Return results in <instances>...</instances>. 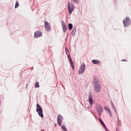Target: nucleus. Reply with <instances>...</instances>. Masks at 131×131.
<instances>
[{"label":"nucleus","mask_w":131,"mask_h":131,"mask_svg":"<svg viewBox=\"0 0 131 131\" xmlns=\"http://www.w3.org/2000/svg\"><path fill=\"white\" fill-rule=\"evenodd\" d=\"M93 83L94 90L96 92H99L101 90V86L98 78L94 77L93 79Z\"/></svg>","instance_id":"f257e3e1"},{"label":"nucleus","mask_w":131,"mask_h":131,"mask_svg":"<svg viewBox=\"0 0 131 131\" xmlns=\"http://www.w3.org/2000/svg\"><path fill=\"white\" fill-rule=\"evenodd\" d=\"M37 108L36 109V112L38 113L39 115L41 118H43V115L42 113V110L39 104L37 103L36 105Z\"/></svg>","instance_id":"f03ea898"},{"label":"nucleus","mask_w":131,"mask_h":131,"mask_svg":"<svg viewBox=\"0 0 131 131\" xmlns=\"http://www.w3.org/2000/svg\"><path fill=\"white\" fill-rule=\"evenodd\" d=\"M85 66L83 62H82L81 65L78 70V72L79 74H81L83 73L85 70Z\"/></svg>","instance_id":"7ed1b4c3"},{"label":"nucleus","mask_w":131,"mask_h":131,"mask_svg":"<svg viewBox=\"0 0 131 131\" xmlns=\"http://www.w3.org/2000/svg\"><path fill=\"white\" fill-rule=\"evenodd\" d=\"M68 9L69 12V13L70 15L72 14V12L73 11V6L71 2H69L68 3Z\"/></svg>","instance_id":"20e7f679"},{"label":"nucleus","mask_w":131,"mask_h":131,"mask_svg":"<svg viewBox=\"0 0 131 131\" xmlns=\"http://www.w3.org/2000/svg\"><path fill=\"white\" fill-rule=\"evenodd\" d=\"M130 20L129 17L125 18L123 21L124 27H126L129 26L130 24Z\"/></svg>","instance_id":"39448f33"},{"label":"nucleus","mask_w":131,"mask_h":131,"mask_svg":"<svg viewBox=\"0 0 131 131\" xmlns=\"http://www.w3.org/2000/svg\"><path fill=\"white\" fill-rule=\"evenodd\" d=\"M96 111L98 114L100 116L103 111V109L102 107L99 104H96Z\"/></svg>","instance_id":"423d86ee"},{"label":"nucleus","mask_w":131,"mask_h":131,"mask_svg":"<svg viewBox=\"0 0 131 131\" xmlns=\"http://www.w3.org/2000/svg\"><path fill=\"white\" fill-rule=\"evenodd\" d=\"M45 30L48 31H49L51 30V28L49 23L46 21H45Z\"/></svg>","instance_id":"0eeeda50"},{"label":"nucleus","mask_w":131,"mask_h":131,"mask_svg":"<svg viewBox=\"0 0 131 131\" xmlns=\"http://www.w3.org/2000/svg\"><path fill=\"white\" fill-rule=\"evenodd\" d=\"M88 100L89 102L90 105L94 103L93 96L90 92L89 93Z\"/></svg>","instance_id":"6e6552de"},{"label":"nucleus","mask_w":131,"mask_h":131,"mask_svg":"<svg viewBox=\"0 0 131 131\" xmlns=\"http://www.w3.org/2000/svg\"><path fill=\"white\" fill-rule=\"evenodd\" d=\"M62 119V116L60 114H59L58 116L57 122L59 125L60 126L61 125Z\"/></svg>","instance_id":"1a4fd4ad"},{"label":"nucleus","mask_w":131,"mask_h":131,"mask_svg":"<svg viewBox=\"0 0 131 131\" xmlns=\"http://www.w3.org/2000/svg\"><path fill=\"white\" fill-rule=\"evenodd\" d=\"M42 35V32L39 31H37L34 34V37L35 38H37L41 37Z\"/></svg>","instance_id":"9d476101"},{"label":"nucleus","mask_w":131,"mask_h":131,"mask_svg":"<svg viewBox=\"0 0 131 131\" xmlns=\"http://www.w3.org/2000/svg\"><path fill=\"white\" fill-rule=\"evenodd\" d=\"M61 22L63 30V32H65L67 30V26L63 21H62Z\"/></svg>","instance_id":"9b49d317"},{"label":"nucleus","mask_w":131,"mask_h":131,"mask_svg":"<svg viewBox=\"0 0 131 131\" xmlns=\"http://www.w3.org/2000/svg\"><path fill=\"white\" fill-rule=\"evenodd\" d=\"M68 59L70 61V62L71 66L72 67V69L73 70H74V64L73 63V61H72V59L70 56H69V57L68 58Z\"/></svg>","instance_id":"f8f14e48"},{"label":"nucleus","mask_w":131,"mask_h":131,"mask_svg":"<svg viewBox=\"0 0 131 131\" xmlns=\"http://www.w3.org/2000/svg\"><path fill=\"white\" fill-rule=\"evenodd\" d=\"M65 50L66 53L67 54V56H68V57L69 58V56H70V52L69 51V50L68 49V48L67 47H66Z\"/></svg>","instance_id":"ddd939ff"},{"label":"nucleus","mask_w":131,"mask_h":131,"mask_svg":"<svg viewBox=\"0 0 131 131\" xmlns=\"http://www.w3.org/2000/svg\"><path fill=\"white\" fill-rule=\"evenodd\" d=\"M92 62L94 64H100V62L98 61H97L96 60H93L92 61Z\"/></svg>","instance_id":"4468645a"},{"label":"nucleus","mask_w":131,"mask_h":131,"mask_svg":"<svg viewBox=\"0 0 131 131\" xmlns=\"http://www.w3.org/2000/svg\"><path fill=\"white\" fill-rule=\"evenodd\" d=\"M61 127L63 131H67L66 128L64 125H62Z\"/></svg>","instance_id":"2eb2a0df"},{"label":"nucleus","mask_w":131,"mask_h":131,"mask_svg":"<svg viewBox=\"0 0 131 131\" xmlns=\"http://www.w3.org/2000/svg\"><path fill=\"white\" fill-rule=\"evenodd\" d=\"M76 31V28H74L72 31L71 33L73 36H74Z\"/></svg>","instance_id":"dca6fc26"},{"label":"nucleus","mask_w":131,"mask_h":131,"mask_svg":"<svg viewBox=\"0 0 131 131\" xmlns=\"http://www.w3.org/2000/svg\"><path fill=\"white\" fill-rule=\"evenodd\" d=\"M72 24L70 23L69 24L68 27L69 28L70 30H71L72 29Z\"/></svg>","instance_id":"f3484780"},{"label":"nucleus","mask_w":131,"mask_h":131,"mask_svg":"<svg viewBox=\"0 0 131 131\" xmlns=\"http://www.w3.org/2000/svg\"><path fill=\"white\" fill-rule=\"evenodd\" d=\"M35 88H39V85L38 82L35 83Z\"/></svg>","instance_id":"a211bd4d"},{"label":"nucleus","mask_w":131,"mask_h":131,"mask_svg":"<svg viewBox=\"0 0 131 131\" xmlns=\"http://www.w3.org/2000/svg\"><path fill=\"white\" fill-rule=\"evenodd\" d=\"M19 6V4L18 2H16V3L15 8H17Z\"/></svg>","instance_id":"6ab92c4d"},{"label":"nucleus","mask_w":131,"mask_h":131,"mask_svg":"<svg viewBox=\"0 0 131 131\" xmlns=\"http://www.w3.org/2000/svg\"><path fill=\"white\" fill-rule=\"evenodd\" d=\"M112 108L113 109V110H114V111L116 113H117V112L116 111V109H115V107L114 106V105H113V106H112Z\"/></svg>","instance_id":"aec40b11"},{"label":"nucleus","mask_w":131,"mask_h":131,"mask_svg":"<svg viewBox=\"0 0 131 131\" xmlns=\"http://www.w3.org/2000/svg\"><path fill=\"white\" fill-rule=\"evenodd\" d=\"M99 119L101 123V124H103L104 123L102 121V120L101 119V118H99Z\"/></svg>","instance_id":"412c9836"},{"label":"nucleus","mask_w":131,"mask_h":131,"mask_svg":"<svg viewBox=\"0 0 131 131\" xmlns=\"http://www.w3.org/2000/svg\"><path fill=\"white\" fill-rule=\"evenodd\" d=\"M108 112L111 115V116H112V114L111 112V111H110V109H108Z\"/></svg>","instance_id":"4be33fe9"},{"label":"nucleus","mask_w":131,"mask_h":131,"mask_svg":"<svg viewBox=\"0 0 131 131\" xmlns=\"http://www.w3.org/2000/svg\"><path fill=\"white\" fill-rule=\"evenodd\" d=\"M104 109L105 110H107V111H108V109H109V108H108L106 106V107H104Z\"/></svg>","instance_id":"5701e85b"},{"label":"nucleus","mask_w":131,"mask_h":131,"mask_svg":"<svg viewBox=\"0 0 131 131\" xmlns=\"http://www.w3.org/2000/svg\"><path fill=\"white\" fill-rule=\"evenodd\" d=\"M73 1L74 2L77 3L76 0H73Z\"/></svg>","instance_id":"b1692460"},{"label":"nucleus","mask_w":131,"mask_h":131,"mask_svg":"<svg viewBox=\"0 0 131 131\" xmlns=\"http://www.w3.org/2000/svg\"><path fill=\"white\" fill-rule=\"evenodd\" d=\"M102 125L104 127H106L104 123L103 124H102Z\"/></svg>","instance_id":"393cba45"},{"label":"nucleus","mask_w":131,"mask_h":131,"mask_svg":"<svg viewBox=\"0 0 131 131\" xmlns=\"http://www.w3.org/2000/svg\"><path fill=\"white\" fill-rule=\"evenodd\" d=\"M122 61H126V59H123V60H122Z\"/></svg>","instance_id":"a878e982"},{"label":"nucleus","mask_w":131,"mask_h":131,"mask_svg":"<svg viewBox=\"0 0 131 131\" xmlns=\"http://www.w3.org/2000/svg\"><path fill=\"white\" fill-rule=\"evenodd\" d=\"M111 103H112V106L113 105H114L113 102H111Z\"/></svg>","instance_id":"bb28decb"},{"label":"nucleus","mask_w":131,"mask_h":131,"mask_svg":"<svg viewBox=\"0 0 131 131\" xmlns=\"http://www.w3.org/2000/svg\"><path fill=\"white\" fill-rule=\"evenodd\" d=\"M105 129L106 130H107V128L106 127H105Z\"/></svg>","instance_id":"cd10ccee"},{"label":"nucleus","mask_w":131,"mask_h":131,"mask_svg":"<svg viewBox=\"0 0 131 131\" xmlns=\"http://www.w3.org/2000/svg\"><path fill=\"white\" fill-rule=\"evenodd\" d=\"M54 126H55V127H56V124H54Z\"/></svg>","instance_id":"c85d7f7f"},{"label":"nucleus","mask_w":131,"mask_h":131,"mask_svg":"<svg viewBox=\"0 0 131 131\" xmlns=\"http://www.w3.org/2000/svg\"><path fill=\"white\" fill-rule=\"evenodd\" d=\"M33 67H32V69H31V70H32L33 69Z\"/></svg>","instance_id":"c756f323"},{"label":"nucleus","mask_w":131,"mask_h":131,"mask_svg":"<svg viewBox=\"0 0 131 131\" xmlns=\"http://www.w3.org/2000/svg\"><path fill=\"white\" fill-rule=\"evenodd\" d=\"M94 115V117H96Z\"/></svg>","instance_id":"7c9ffc66"},{"label":"nucleus","mask_w":131,"mask_h":131,"mask_svg":"<svg viewBox=\"0 0 131 131\" xmlns=\"http://www.w3.org/2000/svg\"><path fill=\"white\" fill-rule=\"evenodd\" d=\"M43 130H42V131H43Z\"/></svg>","instance_id":"2f4dec72"}]
</instances>
